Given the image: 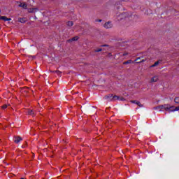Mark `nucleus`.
<instances>
[{
  "label": "nucleus",
  "instance_id": "nucleus-1",
  "mask_svg": "<svg viewBox=\"0 0 179 179\" xmlns=\"http://www.w3.org/2000/svg\"><path fill=\"white\" fill-rule=\"evenodd\" d=\"M153 110H159V111H167L168 113H171V111L173 110V107L169 104H164L154 107Z\"/></svg>",
  "mask_w": 179,
  "mask_h": 179
},
{
  "label": "nucleus",
  "instance_id": "nucleus-2",
  "mask_svg": "<svg viewBox=\"0 0 179 179\" xmlns=\"http://www.w3.org/2000/svg\"><path fill=\"white\" fill-rule=\"evenodd\" d=\"M105 99L106 100H110V101H115V100H120V99H121V96H118L117 95L113 96V94H109L108 96H106Z\"/></svg>",
  "mask_w": 179,
  "mask_h": 179
},
{
  "label": "nucleus",
  "instance_id": "nucleus-3",
  "mask_svg": "<svg viewBox=\"0 0 179 179\" xmlns=\"http://www.w3.org/2000/svg\"><path fill=\"white\" fill-rule=\"evenodd\" d=\"M103 27L105 29H111V28H113V23L111 22V21L106 22L103 24Z\"/></svg>",
  "mask_w": 179,
  "mask_h": 179
},
{
  "label": "nucleus",
  "instance_id": "nucleus-4",
  "mask_svg": "<svg viewBox=\"0 0 179 179\" xmlns=\"http://www.w3.org/2000/svg\"><path fill=\"white\" fill-rule=\"evenodd\" d=\"M157 80H159V76H153L150 80V83H153L155 82H157Z\"/></svg>",
  "mask_w": 179,
  "mask_h": 179
},
{
  "label": "nucleus",
  "instance_id": "nucleus-5",
  "mask_svg": "<svg viewBox=\"0 0 179 179\" xmlns=\"http://www.w3.org/2000/svg\"><path fill=\"white\" fill-rule=\"evenodd\" d=\"M0 20H3L4 22H9L12 20L10 18L6 17V16H0Z\"/></svg>",
  "mask_w": 179,
  "mask_h": 179
},
{
  "label": "nucleus",
  "instance_id": "nucleus-6",
  "mask_svg": "<svg viewBox=\"0 0 179 179\" xmlns=\"http://www.w3.org/2000/svg\"><path fill=\"white\" fill-rule=\"evenodd\" d=\"M79 40V36H74L71 39H69L68 43H71L72 41H78Z\"/></svg>",
  "mask_w": 179,
  "mask_h": 179
},
{
  "label": "nucleus",
  "instance_id": "nucleus-7",
  "mask_svg": "<svg viewBox=\"0 0 179 179\" xmlns=\"http://www.w3.org/2000/svg\"><path fill=\"white\" fill-rule=\"evenodd\" d=\"M20 8H22L23 9H27V3H20L19 4Z\"/></svg>",
  "mask_w": 179,
  "mask_h": 179
},
{
  "label": "nucleus",
  "instance_id": "nucleus-8",
  "mask_svg": "<svg viewBox=\"0 0 179 179\" xmlns=\"http://www.w3.org/2000/svg\"><path fill=\"white\" fill-rule=\"evenodd\" d=\"M15 140H14V142L15 143H19V142H20V141H22V137L20 136H15Z\"/></svg>",
  "mask_w": 179,
  "mask_h": 179
},
{
  "label": "nucleus",
  "instance_id": "nucleus-9",
  "mask_svg": "<svg viewBox=\"0 0 179 179\" xmlns=\"http://www.w3.org/2000/svg\"><path fill=\"white\" fill-rule=\"evenodd\" d=\"M160 62H162V60L157 61L155 63H154L152 65H151L150 66V68H155V66H157L159 65V64H160Z\"/></svg>",
  "mask_w": 179,
  "mask_h": 179
},
{
  "label": "nucleus",
  "instance_id": "nucleus-10",
  "mask_svg": "<svg viewBox=\"0 0 179 179\" xmlns=\"http://www.w3.org/2000/svg\"><path fill=\"white\" fill-rule=\"evenodd\" d=\"M27 114L28 115H32L33 117H34L36 115V113H34V112H33V110L29 109L27 110Z\"/></svg>",
  "mask_w": 179,
  "mask_h": 179
},
{
  "label": "nucleus",
  "instance_id": "nucleus-11",
  "mask_svg": "<svg viewBox=\"0 0 179 179\" xmlns=\"http://www.w3.org/2000/svg\"><path fill=\"white\" fill-rule=\"evenodd\" d=\"M66 25L69 27H72V26H73V22L72 21H69L66 22Z\"/></svg>",
  "mask_w": 179,
  "mask_h": 179
},
{
  "label": "nucleus",
  "instance_id": "nucleus-12",
  "mask_svg": "<svg viewBox=\"0 0 179 179\" xmlns=\"http://www.w3.org/2000/svg\"><path fill=\"white\" fill-rule=\"evenodd\" d=\"M36 10H37V8H29V9L28 10V12H29V13H34V12H36Z\"/></svg>",
  "mask_w": 179,
  "mask_h": 179
},
{
  "label": "nucleus",
  "instance_id": "nucleus-13",
  "mask_svg": "<svg viewBox=\"0 0 179 179\" xmlns=\"http://www.w3.org/2000/svg\"><path fill=\"white\" fill-rule=\"evenodd\" d=\"M171 107L173 108V110H171V111H179V106L176 108L174 106H171Z\"/></svg>",
  "mask_w": 179,
  "mask_h": 179
},
{
  "label": "nucleus",
  "instance_id": "nucleus-14",
  "mask_svg": "<svg viewBox=\"0 0 179 179\" xmlns=\"http://www.w3.org/2000/svg\"><path fill=\"white\" fill-rule=\"evenodd\" d=\"M19 22L20 23H26V18H20Z\"/></svg>",
  "mask_w": 179,
  "mask_h": 179
},
{
  "label": "nucleus",
  "instance_id": "nucleus-15",
  "mask_svg": "<svg viewBox=\"0 0 179 179\" xmlns=\"http://www.w3.org/2000/svg\"><path fill=\"white\" fill-rule=\"evenodd\" d=\"M123 64L124 65H128V64H132V60L126 61Z\"/></svg>",
  "mask_w": 179,
  "mask_h": 179
},
{
  "label": "nucleus",
  "instance_id": "nucleus-16",
  "mask_svg": "<svg viewBox=\"0 0 179 179\" xmlns=\"http://www.w3.org/2000/svg\"><path fill=\"white\" fill-rule=\"evenodd\" d=\"M136 104L137 106H138V107H143V105L142 103H141V102L138 101L137 102H136Z\"/></svg>",
  "mask_w": 179,
  "mask_h": 179
},
{
  "label": "nucleus",
  "instance_id": "nucleus-17",
  "mask_svg": "<svg viewBox=\"0 0 179 179\" xmlns=\"http://www.w3.org/2000/svg\"><path fill=\"white\" fill-rule=\"evenodd\" d=\"M175 103L177 104H179V97H176L174 99Z\"/></svg>",
  "mask_w": 179,
  "mask_h": 179
},
{
  "label": "nucleus",
  "instance_id": "nucleus-18",
  "mask_svg": "<svg viewBox=\"0 0 179 179\" xmlns=\"http://www.w3.org/2000/svg\"><path fill=\"white\" fill-rule=\"evenodd\" d=\"M100 51H103V49H101V48H98V49H96V50H94L95 52H100Z\"/></svg>",
  "mask_w": 179,
  "mask_h": 179
},
{
  "label": "nucleus",
  "instance_id": "nucleus-19",
  "mask_svg": "<svg viewBox=\"0 0 179 179\" xmlns=\"http://www.w3.org/2000/svg\"><path fill=\"white\" fill-rule=\"evenodd\" d=\"M1 108H2L3 110H5V108H8V105H3V106H1Z\"/></svg>",
  "mask_w": 179,
  "mask_h": 179
},
{
  "label": "nucleus",
  "instance_id": "nucleus-20",
  "mask_svg": "<svg viewBox=\"0 0 179 179\" xmlns=\"http://www.w3.org/2000/svg\"><path fill=\"white\" fill-rule=\"evenodd\" d=\"M120 101H125V99L122 96H120V99H119Z\"/></svg>",
  "mask_w": 179,
  "mask_h": 179
},
{
  "label": "nucleus",
  "instance_id": "nucleus-21",
  "mask_svg": "<svg viewBox=\"0 0 179 179\" xmlns=\"http://www.w3.org/2000/svg\"><path fill=\"white\" fill-rule=\"evenodd\" d=\"M142 62H145V59H142L141 61L137 62L136 64H142Z\"/></svg>",
  "mask_w": 179,
  "mask_h": 179
},
{
  "label": "nucleus",
  "instance_id": "nucleus-22",
  "mask_svg": "<svg viewBox=\"0 0 179 179\" xmlns=\"http://www.w3.org/2000/svg\"><path fill=\"white\" fill-rule=\"evenodd\" d=\"M52 72H55L56 73H57V75H61V71H52Z\"/></svg>",
  "mask_w": 179,
  "mask_h": 179
},
{
  "label": "nucleus",
  "instance_id": "nucleus-23",
  "mask_svg": "<svg viewBox=\"0 0 179 179\" xmlns=\"http://www.w3.org/2000/svg\"><path fill=\"white\" fill-rule=\"evenodd\" d=\"M139 59H141V57H138V58L134 60V62H138V61H139Z\"/></svg>",
  "mask_w": 179,
  "mask_h": 179
},
{
  "label": "nucleus",
  "instance_id": "nucleus-24",
  "mask_svg": "<svg viewBox=\"0 0 179 179\" xmlns=\"http://www.w3.org/2000/svg\"><path fill=\"white\" fill-rule=\"evenodd\" d=\"M137 102L138 101H131V103H133L134 104H136Z\"/></svg>",
  "mask_w": 179,
  "mask_h": 179
},
{
  "label": "nucleus",
  "instance_id": "nucleus-25",
  "mask_svg": "<svg viewBox=\"0 0 179 179\" xmlns=\"http://www.w3.org/2000/svg\"><path fill=\"white\" fill-rule=\"evenodd\" d=\"M126 55H128V52H124L123 53V57H125Z\"/></svg>",
  "mask_w": 179,
  "mask_h": 179
},
{
  "label": "nucleus",
  "instance_id": "nucleus-26",
  "mask_svg": "<svg viewBox=\"0 0 179 179\" xmlns=\"http://www.w3.org/2000/svg\"><path fill=\"white\" fill-rule=\"evenodd\" d=\"M96 22H101V20H96Z\"/></svg>",
  "mask_w": 179,
  "mask_h": 179
},
{
  "label": "nucleus",
  "instance_id": "nucleus-27",
  "mask_svg": "<svg viewBox=\"0 0 179 179\" xmlns=\"http://www.w3.org/2000/svg\"><path fill=\"white\" fill-rule=\"evenodd\" d=\"M101 47H107V45H102Z\"/></svg>",
  "mask_w": 179,
  "mask_h": 179
}]
</instances>
